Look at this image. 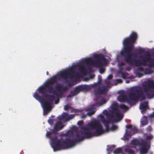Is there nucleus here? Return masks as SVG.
Returning <instances> with one entry per match:
<instances>
[{"label": "nucleus", "instance_id": "f257e3e1", "mask_svg": "<svg viewBox=\"0 0 154 154\" xmlns=\"http://www.w3.org/2000/svg\"><path fill=\"white\" fill-rule=\"evenodd\" d=\"M57 81L56 76H53L44 86H42L39 89V93L48 99V100H44L43 102L44 115L47 114L51 110V104L55 98L54 95L56 97H60L67 90L66 86H63L61 84L58 83L55 86V90H54L53 85Z\"/></svg>", "mask_w": 154, "mask_h": 154}, {"label": "nucleus", "instance_id": "f03ea898", "mask_svg": "<svg viewBox=\"0 0 154 154\" xmlns=\"http://www.w3.org/2000/svg\"><path fill=\"white\" fill-rule=\"evenodd\" d=\"M142 90L141 87L135 86L130 88L128 92V97L124 93L121 94L117 97L118 100L120 102L126 101L130 103L131 101H137L139 100H143L146 96L149 99L152 98L154 96V81L153 80H148L147 85H143Z\"/></svg>", "mask_w": 154, "mask_h": 154}, {"label": "nucleus", "instance_id": "7ed1b4c3", "mask_svg": "<svg viewBox=\"0 0 154 154\" xmlns=\"http://www.w3.org/2000/svg\"><path fill=\"white\" fill-rule=\"evenodd\" d=\"M137 38V35L136 32H132L129 37L125 38L123 41V44L124 48L121 52L122 56H124L125 61L129 65L134 64L136 66L141 65L145 66L147 65V62H148L149 64L152 62V58H151L149 53H146L144 57L140 60L132 59L131 57V53L134 47V44Z\"/></svg>", "mask_w": 154, "mask_h": 154}, {"label": "nucleus", "instance_id": "20e7f679", "mask_svg": "<svg viewBox=\"0 0 154 154\" xmlns=\"http://www.w3.org/2000/svg\"><path fill=\"white\" fill-rule=\"evenodd\" d=\"M100 82L94 85H82L76 87L73 90L71 91L70 94L67 95V98L72 97L79 94L81 91L87 92L94 88V91L96 94L103 95L105 94L108 91L106 87H101L99 85Z\"/></svg>", "mask_w": 154, "mask_h": 154}, {"label": "nucleus", "instance_id": "39448f33", "mask_svg": "<svg viewBox=\"0 0 154 154\" xmlns=\"http://www.w3.org/2000/svg\"><path fill=\"white\" fill-rule=\"evenodd\" d=\"M88 127H84L82 128V134L85 138H89L93 137L99 136L105 132L102 125L99 121L94 120L89 123Z\"/></svg>", "mask_w": 154, "mask_h": 154}, {"label": "nucleus", "instance_id": "423d86ee", "mask_svg": "<svg viewBox=\"0 0 154 154\" xmlns=\"http://www.w3.org/2000/svg\"><path fill=\"white\" fill-rule=\"evenodd\" d=\"M64 127V125L61 121H58L55 124L53 129H51L50 131L47 132L46 137L50 138L52 142V147L54 151L59 150L58 148L61 143L57 144V140H60L61 143L63 142V140H58L57 135V132L61 130Z\"/></svg>", "mask_w": 154, "mask_h": 154}, {"label": "nucleus", "instance_id": "0eeeda50", "mask_svg": "<svg viewBox=\"0 0 154 154\" xmlns=\"http://www.w3.org/2000/svg\"><path fill=\"white\" fill-rule=\"evenodd\" d=\"M82 134L77 133L76 134L75 137L73 139L67 138L65 140H63L62 143L60 140H57V144L61 143L58 148L60 149L59 150L71 148L75 146L77 143L84 140L85 139V137Z\"/></svg>", "mask_w": 154, "mask_h": 154}, {"label": "nucleus", "instance_id": "6e6552de", "mask_svg": "<svg viewBox=\"0 0 154 154\" xmlns=\"http://www.w3.org/2000/svg\"><path fill=\"white\" fill-rule=\"evenodd\" d=\"M130 144L132 145L133 148H136V146H140V151L141 154H145L147 153L150 148V142H147L146 141L141 139L140 140L134 139L130 142Z\"/></svg>", "mask_w": 154, "mask_h": 154}, {"label": "nucleus", "instance_id": "1a4fd4ad", "mask_svg": "<svg viewBox=\"0 0 154 154\" xmlns=\"http://www.w3.org/2000/svg\"><path fill=\"white\" fill-rule=\"evenodd\" d=\"M95 60L91 58L85 59L84 62L88 65L95 64L98 67H100L107 63V60L103 55L102 54H96L94 56Z\"/></svg>", "mask_w": 154, "mask_h": 154}, {"label": "nucleus", "instance_id": "9d476101", "mask_svg": "<svg viewBox=\"0 0 154 154\" xmlns=\"http://www.w3.org/2000/svg\"><path fill=\"white\" fill-rule=\"evenodd\" d=\"M118 108L112 107V112L115 113L116 116V118L112 120V122H116L120 121L123 118V114L120 112Z\"/></svg>", "mask_w": 154, "mask_h": 154}, {"label": "nucleus", "instance_id": "9b49d317", "mask_svg": "<svg viewBox=\"0 0 154 154\" xmlns=\"http://www.w3.org/2000/svg\"><path fill=\"white\" fill-rule=\"evenodd\" d=\"M75 69L74 68H70L68 72L65 71L60 74V76L62 78L64 79L66 81H67L68 76L72 77L73 75L75 72Z\"/></svg>", "mask_w": 154, "mask_h": 154}, {"label": "nucleus", "instance_id": "f8f14e48", "mask_svg": "<svg viewBox=\"0 0 154 154\" xmlns=\"http://www.w3.org/2000/svg\"><path fill=\"white\" fill-rule=\"evenodd\" d=\"M100 120L105 125L106 130H107L109 129V124L111 123H113L112 120L110 119H108L106 120L105 117L102 115L100 114L99 116Z\"/></svg>", "mask_w": 154, "mask_h": 154}, {"label": "nucleus", "instance_id": "ddd939ff", "mask_svg": "<svg viewBox=\"0 0 154 154\" xmlns=\"http://www.w3.org/2000/svg\"><path fill=\"white\" fill-rule=\"evenodd\" d=\"M75 116V115L71 114L69 115L68 113L66 112H63L62 114V117L64 120L65 122H67L70 120L73 119Z\"/></svg>", "mask_w": 154, "mask_h": 154}, {"label": "nucleus", "instance_id": "4468645a", "mask_svg": "<svg viewBox=\"0 0 154 154\" xmlns=\"http://www.w3.org/2000/svg\"><path fill=\"white\" fill-rule=\"evenodd\" d=\"M77 66L79 68V70L82 73L85 74L86 73V70L82 62L79 63L77 65Z\"/></svg>", "mask_w": 154, "mask_h": 154}, {"label": "nucleus", "instance_id": "2eb2a0df", "mask_svg": "<svg viewBox=\"0 0 154 154\" xmlns=\"http://www.w3.org/2000/svg\"><path fill=\"white\" fill-rule=\"evenodd\" d=\"M126 127L127 129H131V131L134 134H136L138 131V130L136 127L133 126L131 125H126Z\"/></svg>", "mask_w": 154, "mask_h": 154}, {"label": "nucleus", "instance_id": "dca6fc26", "mask_svg": "<svg viewBox=\"0 0 154 154\" xmlns=\"http://www.w3.org/2000/svg\"><path fill=\"white\" fill-rule=\"evenodd\" d=\"M140 109L143 111H145L148 108V102L145 101L141 103L140 105Z\"/></svg>", "mask_w": 154, "mask_h": 154}, {"label": "nucleus", "instance_id": "f3484780", "mask_svg": "<svg viewBox=\"0 0 154 154\" xmlns=\"http://www.w3.org/2000/svg\"><path fill=\"white\" fill-rule=\"evenodd\" d=\"M133 148L132 146H128L125 149V153L128 154H134V151L131 148Z\"/></svg>", "mask_w": 154, "mask_h": 154}, {"label": "nucleus", "instance_id": "a211bd4d", "mask_svg": "<svg viewBox=\"0 0 154 154\" xmlns=\"http://www.w3.org/2000/svg\"><path fill=\"white\" fill-rule=\"evenodd\" d=\"M34 97L37 100L40 101H42V105H43V102L44 100L41 96L39 95L37 93H35L33 95Z\"/></svg>", "mask_w": 154, "mask_h": 154}, {"label": "nucleus", "instance_id": "6ab92c4d", "mask_svg": "<svg viewBox=\"0 0 154 154\" xmlns=\"http://www.w3.org/2000/svg\"><path fill=\"white\" fill-rule=\"evenodd\" d=\"M64 136L66 137H68V138H69L70 137H72L74 136L73 132L72 131H68L64 135ZM67 138H66V139Z\"/></svg>", "mask_w": 154, "mask_h": 154}, {"label": "nucleus", "instance_id": "aec40b11", "mask_svg": "<svg viewBox=\"0 0 154 154\" xmlns=\"http://www.w3.org/2000/svg\"><path fill=\"white\" fill-rule=\"evenodd\" d=\"M106 101L105 99H103L101 100L100 102H97L94 104V106H100L106 102Z\"/></svg>", "mask_w": 154, "mask_h": 154}, {"label": "nucleus", "instance_id": "412c9836", "mask_svg": "<svg viewBox=\"0 0 154 154\" xmlns=\"http://www.w3.org/2000/svg\"><path fill=\"white\" fill-rule=\"evenodd\" d=\"M122 152V149L121 148L119 147L115 149L113 152L115 154H118Z\"/></svg>", "mask_w": 154, "mask_h": 154}, {"label": "nucleus", "instance_id": "4be33fe9", "mask_svg": "<svg viewBox=\"0 0 154 154\" xmlns=\"http://www.w3.org/2000/svg\"><path fill=\"white\" fill-rule=\"evenodd\" d=\"M119 108L121 109H124L125 111H127L128 109V107L124 104H121L119 106Z\"/></svg>", "mask_w": 154, "mask_h": 154}, {"label": "nucleus", "instance_id": "5701e85b", "mask_svg": "<svg viewBox=\"0 0 154 154\" xmlns=\"http://www.w3.org/2000/svg\"><path fill=\"white\" fill-rule=\"evenodd\" d=\"M95 112V111L94 110L90 109L87 113V115L88 116H91V115L94 114Z\"/></svg>", "mask_w": 154, "mask_h": 154}, {"label": "nucleus", "instance_id": "b1692460", "mask_svg": "<svg viewBox=\"0 0 154 154\" xmlns=\"http://www.w3.org/2000/svg\"><path fill=\"white\" fill-rule=\"evenodd\" d=\"M118 128V127L116 125H113L110 128H109V129L106 131H109V130L112 131L115 130Z\"/></svg>", "mask_w": 154, "mask_h": 154}, {"label": "nucleus", "instance_id": "393cba45", "mask_svg": "<svg viewBox=\"0 0 154 154\" xmlns=\"http://www.w3.org/2000/svg\"><path fill=\"white\" fill-rule=\"evenodd\" d=\"M115 147V146L114 145L109 146L108 147L107 150L110 151H112Z\"/></svg>", "mask_w": 154, "mask_h": 154}, {"label": "nucleus", "instance_id": "a878e982", "mask_svg": "<svg viewBox=\"0 0 154 154\" xmlns=\"http://www.w3.org/2000/svg\"><path fill=\"white\" fill-rule=\"evenodd\" d=\"M105 83L107 85L106 88L109 87L111 85V82L109 80H106L105 81Z\"/></svg>", "mask_w": 154, "mask_h": 154}, {"label": "nucleus", "instance_id": "bb28decb", "mask_svg": "<svg viewBox=\"0 0 154 154\" xmlns=\"http://www.w3.org/2000/svg\"><path fill=\"white\" fill-rule=\"evenodd\" d=\"M152 138H153V137L151 135H147L146 137V139L147 140H150L152 139Z\"/></svg>", "mask_w": 154, "mask_h": 154}, {"label": "nucleus", "instance_id": "cd10ccee", "mask_svg": "<svg viewBox=\"0 0 154 154\" xmlns=\"http://www.w3.org/2000/svg\"><path fill=\"white\" fill-rule=\"evenodd\" d=\"M142 124L143 125H145L147 124L148 121L146 119L143 120L141 122Z\"/></svg>", "mask_w": 154, "mask_h": 154}, {"label": "nucleus", "instance_id": "c85d7f7f", "mask_svg": "<svg viewBox=\"0 0 154 154\" xmlns=\"http://www.w3.org/2000/svg\"><path fill=\"white\" fill-rule=\"evenodd\" d=\"M153 71L149 69H146L145 70V72L147 74L151 73L153 72Z\"/></svg>", "mask_w": 154, "mask_h": 154}, {"label": "nucleus", "instance_id": "c756f323", "mask_svg": "<svg viewBox=\"0 0 154 154\" xmlns=\"http://www.w3.org/2000/svg\"><path fill=\"white\" fill-rule=\"evenodd\" d=\"M112 107L119 108V106H118V103L116 102H114L112 103Z\"/></svg>", "mask_w": 154, "mask_h": 154}, {"label": "nucleus", "instance_id": "7c9ffc66", "mask_svg": "<svg viewBox=\"0 0 154 154\" xmlns=\"http://www.w3.org/2000/svg\"><path fill=\"white\" fill-rule=\"evenodd\" d=\"M105 69L103 67H100L99 69V72L100 74L103 73L105 72Z\"/></svg>", "mask_w": 154, "mask_h": 154}, {"label": "nucleus", "instance_id": "2f4dec72", "mask_svg": "<svg viewBox=\"0 0 154 154\" xmlns=\"http://www.w3.org/2000/svg\"><path fill=\"white\" fill-rule=\"evenodd\" d=\"M62 96H63V95L62 96L60 97H57V98L55 100V104H57L58 103H59V100H60V98H62Z\"/></svg>", "mask_w": 154, "mask_h": 154}, {"label": "nucleus", "instance_id": "473e14b6", "mask_svg": "<svg viewBox=\"0 0 154 154\" xmlns=\"http://www.w3.org/2000/svg\"><path fill=\"white\" fill-rule=\"evenodd\" d=\"M64 109L65 110H68L71 109V106L69 105H66L64 106Z\"/></svg>", "mask_w": 154, "mask_h": 154}, {"label": "nucleus", "instance_id": "72a5a7b5", "mask_svg": "<svg viewBox=\"0 0 154 154\" xmlns=\"http://www.w3.org/2000/svg\"><path fill=\"white\" fill-rule=\"evenodd\" d=\"M114 114H115V113H112L110 115V118L109 119H110L111 120H113L114 119H116V118H114Z\"/></svg>", "mask_w": 154, "mask_h": 154}, {"label": "nucleus", "instance_id": "f704fd0d", "mask_svg": "<svg viewBox=\"0 0 154 154\" xmlns=\"http://www.w3.org/2000/svg\"><path fill=\"white\" fill-rule=\"evenodd\" d=\"M125 135L128 136H131V132L130 131H126Z\"/></svg>", "mask_w": 154, "mask_h": 154}, {"label": "nucleus", "instance_id": "c9c22d12", "mask_svg": "<svg viewBox=\"0 0 154 154\" xmlns=\"http://www.w3.org/2000/svg\"><path fill=\"white\" fill-rule=\"evenodd\" d=\"M83 122L82 121H79L78 123V125L79 126H82L83 125Z\"/></svg>", "mask_w": 154, "mask_h": 154}, {"label": "nucleus", "instance_id": "e433bc0d", "mask_svg": "<svg viewBox=\"0 0 154 154\" xmlns=\"http://www.w3.org/2000/svg\"><path fill=\"white\" fill-rule=\"evenodd\" d=\"M121 76L122 78L124 79H126V76L124 72H122L121 73Z\"/></svg>", "mask_w": 154, "mask_h": 154}, {"label": "nucleus", "instance_id": "4c0bfd02", "mask_svg": "<svg viewBox=\"0 0 154 154\" xmlns=\"http://www.w3.org/2000/svg\"><path fill=\"white\" fill-rule=\"evenodd\" d=\"M53 122L54 120L52 119H49L48 120V123L51 125L53 123Z\"/></svg>", "mask_w": 154, "mask_h": 154}, {"label": "nucleus", "instance_id": "58836bf2", "mask_svg": "<svg viewBox=\"0 0 154 154\" xmlns=\"http://www.w3.org/2000/svg\"><path fill=\"white\" fill-rule=\"evenodd\" d=\"M116 81L117 82V83H122V81L121 79H117L116 80Z\"/></svg>", "mask_w": 154, "mask_h": 154}, {"label": "nucleus", "instance_id": "ea45409f", "mask_svg": "<svg viewBox=\"0 0 154 154\" xmlns=\"http://www.w3.org/2000/svg\"><path fill=\"white\" fill-rule=\"evenodd\" d=\"M132 49H133V48ZM132 50H133V49H132V50L131 52V59H135L134 58H131V57H132V56H133V57H137V54H131V52H132Z\"/></svg>", "mask_w": 154, "mask_h": 154}, {"label": "nucleus", "instance_id": "a19ab883", "mask_svg": "<svg viewBox=\"0 0 154 154\" xmlns=\"http://www.w3.org/2000/svg\"><path fill=\"white\" fill-rule=\"evenodd\" d=\"M148 116L151 118H154V112H153L152 114L149 115Z\"/></svg>", "mask_w": 154, "mask_h": 154}, {"label": "nucleus", "instance_id": "79ce46f5", "mask_svg": "<svg viewBox=\"0 0 154 154\" xmlns=\"http://www.w3.org/2000/svg\"><path fill=\"white\" fill-rule=\"evenodd\" d=\"M113 77V76L112 75L110 74L107 77V80H109L111 79Z\"/></svg>", "mask_w": 154, "mask_h": 154}, {"label": "nucleus", "instance_id": "37998d69", "mask_svg": "<svg viewBox=\"0 0 154 154\" xmlns=\"http://www.w3.org/2000/svg\"><path fill=\"white\" fill-rule=\"evenodd\" d=\"M58 119L59 120V121H61V120H63V119L62 117V115L61 116H59L58 117Z\"/></svg>", "mask_w": 154, "mask_h": 154}, {"label": "nucleus", "instance_id": "c03bdc74", "mask_svg": "<svg viewBox=\"0 0 154 154\" xmlns=\"http://www.w3.org/2000/svg\"><path fill=\"white\" fill-rule=\"evenodd\" d=\"M138 70L140 71L141 72H142V71H143V70H144V68L142 67H139L138 68Z\"/></svg>", "mask_w": 154, "mask_h": 154}, {"label": "nucleus", "instance_id": "a18cd8bd", "mask_svg": "<svg viewBox=\"0 0 154 154\" xmlns=\"http://www.w3.org/2000/svg\"><path fill=\"white\" fill-rule=\"evenodd\" d=\"M125 65V64L123 62H121L120 63L119 65V66H124Z\"/></svg>", "mask_w": 154, "mask_h": 154}, {"label": "nucleus", "instance_id": "49530a36", "mask_svg": "<svg viewBox=\"0 0 154 154\" xmlns=\"http://www.w3.org/2000/svg\"><path fill=\"white\" fill-rule=\"evenodd\" d=\"M103 114L104 115L107 116L109 114V113L107 110H105L104 111Z\"/></svg>", "mask_w": 154, "mask_h": 154}, {"label": "nucleus", "instance_id": "de8ad7c7", "mask_svg": "<svg viewBox=\"0 0 154 154\" xmlns=\"http://www.w3.org/2000/svg\"><path fill=\"white\" fill-rule=\"evenodd\" d=\"M138 51L140 52H143V50L141 48H140L138 50Z\"/></svg>", "mask_w": 154, "mask_h": 154}, {"label": "nucleus", "instance_id": "09e8293b", "mask_svg": "<svg viewBox=\"0 0 154 154\" xmlns=\"http://www.w3.org/2000/svg\"><path fill=\"white\" fill-rule=\"evenodd\" d=\"M137 74L138 75V77H141L142 75L139 72H138Z\"/></svg>", "mask_w": 154, "mask_h": 154}, {"label": "nucleus", "instance_id": "8fccbe9b", "mask_svg": "<svg viewBox=\"0 0 154 154\" xmlns=\"http://www.w3.org/2000/svg\"><path fill=\"white\" fill-rule=\"evenodd\" d=\"M86 115L84 114H82V118H85L86 117Z\"/></svg>", "mask_w": 154, "mask_h": 154}, {"label": "nucleus", "instance_id": "3c124183", "mask_svg": "<svg viewBox=\"0 0 154 154\" xmlns=\"http://www.w3.org/2000/svg\"><path fill=\"white\" fill-rule=\"evenodd\" d=\"M123 69V68L122 67H121L120 66V69L121 70H122Z\"/></svg>", "mask_w": 154, "mask_h": 154}, {"label": "nucleus", "instance_id": "603ef678", "mask_svg": "<svg viewBox=\"0 0 154 154\" xmlns=\"http://www.w3.org/2000/svg\"><path fill=\"white\" fill-rule=\"evenodd\" d=\"M75 75H76V76H78V73H76Z\"/></svg>", "mask_w": 154, "mask_h": 154}, {"label": "nucleus", "instance_id": "864d4df0", "mask_svg": "<svg viewBox=\"0 0 154 154\" xmlns=\"http://www.w3.org/2000/svg\"><path fill=\"white\" fill-rule=\"evenodd\" d=\"M46 74H47V75H48V74H49V72H48V71L47 72H46Z\"/></svg>", "mask_w": 154, "mask_h": 154}, {"label": "nucleus", "instance_id": "5fc2aeb1", "mask_svg": "<svg viewBox=\"0 0 154 154\" xmlns=\"http://www.w3.org/2000/svg\"><path fill=\"white\" fill-rule=\"evenodd\" d=\"M126 82L127 83H129V82H128V81H127Z\"/></svg>", "mask_w": 154, "mask_h": 154}, {"label": "nucleus", "instance_id": "6e6d98bb", "mask_svg": "<svg viewBox=\"0 0 154 154\" xmlns=\"http://www.w3.org/2000/svg\"><path fill=\"white\" fill-rule=\"evenodd\" d=\"M122 154H124V153H122Z\"/></svg>", "mask_w": 154, "mask_h": 154}]
</instances>
